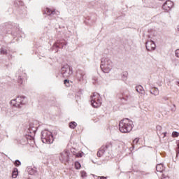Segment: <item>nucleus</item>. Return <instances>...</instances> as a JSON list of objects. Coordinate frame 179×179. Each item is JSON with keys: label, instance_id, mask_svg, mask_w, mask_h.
I'll list each match as a JSON object with an SVG mask.
<instances>
[{"label": "nucleus", "instance_id": "obj_36", "mask_svg": "<svg viewBox=\"0 0 179 179\" xmlns=\"http://www.w3.org/2000/svg\"><path fill=\"white\" fill-rule=\"evenodd\" d=\"M55 52H58V50H55Z\"/></svg>", "mask_w": 179, "mask_h": 179}, {"label": "nucleus", "instance_id": "obj_10", "mask_svg": "<svg viewBox=\"0 0 179 179\" xmlns=\"http://www.w3.org/2000/svg\"><path fill=\"white\" fill-rule=\"evenodd\" d=\"M174 6V3L171 0H166V2L162 5V9L166 12H170L171 8Z\"/></svg>", "mask_w": 179, "mask_h": 179}, {"label": "nucleus", "instance_id": "obj_8", "mask_svg": "<svg viewBox=\"0 0 179 179\" xmlns=\"http://www.w3.org/2000/svg\"><path fill=\"white\" fill-rule=\"evenodd\" d=\"M69 155L70 153L68 150H64V152H62L59 157L60 162H62V163H64V164L66 163H69Z\"/></svg>", "mask_w": 179, "mask_h": 179}, {"label": "nucleus", "instance_id": "obj_4", "mask_svg": "<svg viewBox=\"0 0 179 179\" xmlns=\"http://www.w3.org/2000/svg\"><path fill=\"white\" fill-rule=\"evenodd\" d=\"M10 104L11 106H13V107H16L17 108H22L23 106L26 105V96H17L15 99H13L10 101Z\"/></svg>", "mask_w": 179, "mask_h": 179}, {"label": "nucleus", "instance_id": "obj_16", "mask_svg": "<svg viewBox=\"0 0 179 179\" xmlns=\"http://www.w3.org/2000/svg\"><path fill=\"white\" fill-rule=\"evenodd\" d=\"M27 172L29 173V174H30V176H34V174L37 173V169L36 168H32L29 166L27 169Z\"/></svg>", "mask_w": 179, "mask_h": 179}, {"label": "nucleus", "instance_id": "obj_13", "mask_svg": "<svg viewBox=\"0 0 179 179\" xmlns=\"http://www.w3.org/2000/svg\"><path fill=\"white\" fill-rule=\"evenodd\" d=\"M145 47L148 51H155L156 50V43L153 41H148L145 43Z\"/></svg>", "mask_w": 179, "mask_h": 179}, {"label": "nucleus", "instance_id": "obj_7", "mask_svg": "<svg viewBox=\"0 0 179 179\" xmlns=\"http://www.w3.org/2000/svg\"><path fill=\"white\" fill-rule=\"evenodd\" d=\"M43 14L50 16V20L57 19L59 15V11L55 10V9L52 10L51 8H46L43 10Z\"/></svg>", "mask_w": 179, "mask_h": 179}, {"label": "nucleus", "instance_id": "obj_24", "mask_svg": "<svg viewBox=\"0 0 179 179\" xmlns=\"http://www.w3.org/2000/svg\"><path fill=\"white\" fill-rule=\"evenodd\" d=\"M76 157H82L83 156L84 153L83 152H78V153L73 154Z\"/></svg>", "mask_w": 179, "mask_h": 179}, {"label": "nucleus", "instance_id": "obj_9", "mask_svg": "<svg viewBox=\"0 0 179 179\" xmlns=\"http://www.w3.org/2000/svg\"><path fill=\"white\" fill-rule=\"evenodd\" d=\"M78 82H85L86 80V72L83 70H78L76 75Z\"/></svg>", "mask_w": 179, "mask_h": 179}, {"label": "nucleus", "instance_id": "obj_31", "mask_svg": "<svg viewBox=\"0 0 179 179\" xmlns=\"http://www.w3.org/2000/svg\"><path fill=\"white\" fill-rule=\"evenodd\" d=\"M24 141V143H29V141L27 140V136H25L22 138Z\"/></svg>", "mask_w": 179, "mask_h": 179}, {"label": "nucleus", "instance_id": "obj_19", "mask_svg": "<svg viewBox=\"0 0 179 179\" xmlns=\"http://www.w3.org/2000/svg\"><path fill=\"white\" fill-rule=\"evenodd\" d=\"M0 55H8V49L5 47H1L0 48Z\"/></svg>", "mask_w": 179, "mask_h": 179}, {"label": "nucleus", "instance_id": "obj_32", "mask_svg": "<svg viewBox=\"0 0 179 179\" xmlns=\"http://www.w3.org/2000/svg\"><path fill=\"white\" fill-rule=\"evenodd\" d=\"M64 85H66L67 83H69V80H64Z\"/></svg>", "mask_w": 179, "mask_h": 179}, {"label": "nucleus", "instance_id": "obj_3", "mask_svg": "<svg viewBox=\"0 0 179 179\" xmlns=\"http://www.w3.org/2000/svg\"><path fill=\"white\" fill-rule=\"evenodd\" d=\"M41 139L43 143L51 145L54 142V136L51 131L45 129L41 132Z\"/></svg>", "mask_w": 179, "mask_h": 179}, {"label": "nucleus", "instance_id": "obj_22", "mask_svg": "<svg viewBox=\"0 0 179 179\" xmlns=\"http://www.w3.org/2000/svg\"><path fill=\"white\" fill-rule=\"evenodd\" d=\"M19 176V172L17 171V169L15 168L12 173V177L13 178H16Z\"/></svg>", "mask_w": 179, "mask_h": 179}, {"label": "nucleus", "instance_id": "obj_5", "mask_svg": "<svg viewBox=\"0 0 179 179\" xmlns=\"http://www.w3.org/2000/svg\"><path fill=\"white\" fill-rule=\"evenodd\" d=\"M91 104L92 107H94L95 108L101 106V97H100L99 93L95 92L91 96Z\"/></svg>", "mask_w": 179, "mask_h": 179}, {"label": "nucleus", "instance_id": "obj_20", "mask_svg": "<svg viewBox=\"0 0 179 179\" xmlns=\"http://www.w3.org/2000/svg\"><path fill=\"white\" fill-rule=\"evenodd\" d=\"M69 127L71 128V129H75V127H78V123H76V122H70Z\"/></svg>", "mask_w": 179, "mask_h": 179}, {"label": "nucleus", "instance_id": "obj_21", "mask_svg": "<svg viewBox=\"0 0 179 179\" xmlns=\"http://www.w3.org/2000/svg\"><path fill=\"white\" fill-rule=\"evenodd\" d=\"M156 170L159 173H162V171H163V170H164L163 164H157L156 166Z\"/></svg>", "mask_w": 179, "mask_h": 179}, {"label": "nucleus", "instance_id": "obj_35", "mask_svg": "<svg viewBox=\"0 0 179 179\" xmlns=\"http://www.w3.org/2000/svg\"><path fill=\"white\" fill-rule=\"evenodd\" d=\"M167 133H164V136H166V134Z\"/></svg>", "mask_w": 179, "mask_h": 179}, {"label": "nucleus", "instance_id": "obj_27", "mask_svg": "<svg viewBox=\"0 0 179 179\" xmlns=\"http://www.w3.org/2000/svg\"><path fill=\"white\" fill-rule=\"evenodd\" d=\"M172 136H173V138H178V136H179V133L177 132V131H173V132L172 133Z\"/></svg>", "mask_w": 179, "mask_h": 179}, {"label": "nucleus", "instance_id": "obj_15", "mask_svg": "<svg viewBox=\"0 0 179 179\" xmlns=\"http://www.w3.org/2000/svg\"><path fill=\"white\" fill-rule=\"evenodd\" d=\"M27 79L26 76V73H22L21 74L18 75V83L20 85H23V82Z\"/></svg>", "mask_w": 179, "mask_h": 179}, {"label": "nucleus", "instance_id": "obj_18", "mask_svg": "<svg viewBox=\"0 0 179 179\" xmlns=\"http://www.w3.org/2000/svg\"><path fill=\"white\" fill-rule=\"evenodd\" d=\"M151 94H153L154 96H159V88L157 87H152L150 90Z\"/></svg>", "mask_w": 179, "mask_h": 179}, {"label": "nucleus", "instance_id": "obj_28", "mask_svg": "<svg viewBox=\"0 0 179 179\" xmlns=\"http://www.w3.org/2000/svg\"><path fill=\"white\" fill-rule=\"evenodd\" d=\"M86 176H87L86 172L84 171H81V177H83V178H85V177Z\"/></svg>", "mask_w": 179, "mask_h": 179}, {"label": "nucleus", "instance_id": "obj_34", "mask_svg": "<svg viewBox=\"0 0 179 179\" xmlns=\"http://www.w3.org/2000/svg\"><path fill=\"white\" fill-rule=\"evenodd\" d=\"M100 179H107V177H104V176H101Z\"/></svg>", "mask_w": 179, "mask_h": 179}, {"label": "nucleus", "instance_id": "obj_25", "mask_svg": "<svg viewBox=\"0 0 179 179\" xmlns=\"http://www.w3.org/2000/svg\"><path fill=\"white\" fill-rule=\"evenodd\" d=\"M75 167L77 170H79V169H80V167H82V166L80 165V163H79V162H76Z\"/></svg>", "mask_w": 179, "mask_h": 179}, {"label": "nucleus", "instance_id": "obj_33", "mask_svg": "<svg viewBox=\"0 0 179 179\" xmlns=\"http://www.w3.org/2000/svg\"><path fill=\"white\" fill-rule=\"evenodd\" d=\"M163 100H164V101H166V100H169V98L167 96H164Z\"/></svg>", "mask_w": 179, "mask_h": 179}, {"label": "nucleus", "instance_id": "obj_12", "mask_svg": "<svg viewBox=\"0 0 179 179\" xmlns=\"http://www.w3.org/2000/svg\"><path fill=\"white\" fill-rule=\"evenodd\" d=\"M66 47V41L64 40L57 41L52 46V50L56 48H65Z\"/></svg>", "mask_w": 179, "mask_h": 179}, {"label": "nucleus", "instance_id": "obj_11", "mask_svg": "<svg viewBox=\"0 0 179 179\" xmlns=\"http://www.w3.org/2000/svg\"><path fill=\"white\" fill-rule=\"evenodd\" d=\"M109 148H111V143H108L106 145H102L97 152L98 157H101L103 154L105 153L106 150L109 149Z\"/></svg>", "mask_w": 179, "mask_h": 179}, {"label": "nucleus", "instance_id": "obj_2", "mask_svg": "<svg viewBox=\"0 0 179 179\" xmlns=\"http://www.w3.org/2000/svg\"><path fill=\"white\" fill-rule=\"evenodd\" d=\"M101 69L104 73H110L113 69V61L108 57L101 59Z\"/></svg>", "mask_w": 179, "mask_h": 179}, {"label": "nucleus", "instance_id": "obj_14", "mask_svg": "<svg viewBox=\"0 0 179 179\" xmlns=\"http://www.w3.org/2000/svg\"><path fill=\"white\" fill-rule=\"evenodd\" d=\"M27 132L28 134V136L33 138L34 135H36V132H37V127H34L31 125H30Z\"/></svg>", "mask_w": 179, "mask_h": 179}, {"label": "nucleus", "instance_id": "obj_30", "mask_svg": "<svg viewBox=\"0 0 179 179\" xmlns=\"http://www.w3.org/2000/svg\"><path fill=\"white\" fill-rule=\"evenodd\" d=\"M138 142H139V138H136L134 140V141H133V143H134V145H137Z\"/></svg>", "mask_w": 179, "mask_h": 179}, {"label": "nucleus", "instance_id": "obj_23", "mask_svg": "<svg viewBox=\"0 0 179 179\" xmlns=\"http://www.w3.org/2000/svg\"><path fill=\"white\" fill-rule=\"evenodd\" d=\"M127 78H128V72L127 71L123 72L122 75V80H127Z\"/></svg>", "mask_w": 179, "mask_h": 179}, {"label": "nucleus", "instance_id": "obj_29", "mask_svg": "<svg viewBox=\"0 0 179 179\" xmlns=\"http://www.w3.org/2000/svg\"><path fill=\"white\" fill-rule=\"evenodd\" d=\"M175 55H176V57H177V58H179V49H177L175 51Z\"/></svg>", "mask_w": 179, "mask_h": 179}, {"label": "nucleus", "instance_id": "obj_6", "mask_svg": "<svg viewBox=\"0 0 179 179\" xmlns=\"http://www.w3.org/2000/svg\"><path fill=\"white\" fill-rule=\"evenodd\" d=\"M60 72L63 76V78H69L72 73H73V71L72 70V67H71L68 64L64 65L60 70Z\"/></svg>", "mask_w": 179, "mask_h": 179}, {"label": "nucleus", "instance_id": "obj_17", "mask_svg": "<svg viewBox=\"0 0 179 179\" xmlns=\"http://www.w3.org/2000/svg\"><path fill=\"white\" fill-rule=\"evenodd\" d=\"M136 90L140 94H145V90H143V87L142 85H138L136 87Z\"/></svg>", "mask_w": 179, "mask_h": 179}, {"label": "nucleus", "instance_id": "obj_37", "mask_svg": "<svg viewBox=\"0 0 179 179\" xmlns=\"http://www.w3.org/2000/svg\"><path fill=\"white\" fill-rule=\"evenodd\" d=\"M159 1H164V0H159Z\"/></svg>", "mask_w": 179, "mask_h": 179}, {"label": "nucleus", "instance_id": "obj_26", "mask_svg": "<svg viewBox=\"0 0 179 179\" xmlns=\"http://www.w3.org/2000/svg\"><path fill=\"white\" fill-rule=\"evenodd\" d=\"M14 164H15V166H16V167H19V166H20L22 164V162H20V161L19 159H17V160H15Z\"/></svg>", "mask_w": 179, "mask_h": 179}, {"label": "nucleus", "instance_id": "obj_1", "mask_svg": "<svg viewBox=\"0 0 179 179\" xmlns=\"http://www.w3.org/2000/svg\"><path fill=\"white\" fill-rule=\"evenodd\" d=\"M134 128V122L129 119H123L119 123V129L122 134L131 132Z\"/></svg>", "mask_w": 179, "mask_h": 179}]
</instances>
